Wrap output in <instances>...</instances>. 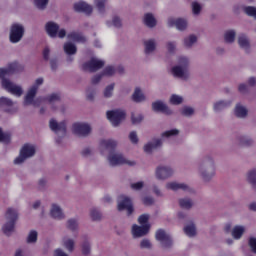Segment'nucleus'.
I'll return each instance as SVG.
<instances>
[{
  "label": "nucleus",
  "instance_id": "bf43d9fd",
  "mask_svg": "<svg viewBox=\"0 0 256 256\" xmlns=\"http://www.w3.org/2000/svg\"><path fill=\"white\" fill-rule=\"evenodd\" d=\"M244 13H246L248 17H253L254 19H256V7L254 6L244 7Z\"/></svg>",
  "mask_w": 256,
  "mask_h": 256
},
{
  "label": "nucleus",
  "instance_id": "3c124183",
  "mask_svg": "<svg viewBox=\"0 0 256 256\" xmlns=\"http://www.w3.org/2000/svg\"><path fill=\"white\" fill-rule=\"evenodd\" d=\"M0 143L9 145L11 143V134L9 132H3V128H0Z\"/></svg>",
  "mask_w": 256,
  "mask_h": 256
},
{
  "label": "nucleus",
  "instance_id": "9d476101",
  "mask_svg": "<svg viewBox=\"0 0 256 256\" xmlns=\"http://www.w3.org/2000/svg\"><path fill=\"white\" fill-rule=\"evenodd\" d=\"M91 131H93V128L89 123L76 122L72 125V132L74 135H77V137H89Z\"/></svg>",
  "mask_w": 256,
  "mask_h": 256
},
{
  "label": "nucleus",
  "instance_id": "e433bc0d",
  "mask_svg": "<svg viewBox=\"0 0 256 256\" xmlns=\"http://www.w3.org/2000/svg\"><path fill=\"white\" fill-rule=\"evenodd\" d=\"M62 245L69 253L75 251V240L73 238L64 237L62 239Z\"/></svg>",
  "mask_w": 256,
  "mask_h": 256
},
{
  "label": "nucleus",
  "instance_id": "680f3d73",
  "mask_svg": "<svg viewBox=\"0 0 256 256\" xmlns=\"http://www.w3.org/2000/svg\"><path fill=\"white\" fill-rule=\"evenodd\" d=\"M170 103H171V105H181V103H183V97H181L177 94H173L170 97Z\"/></svg>",
  "mask_w": 256,
  "mask_h": 256
},
{
  "label": "nucleus",
  "instance_id": "79ce46f5",
  "mask_svg": "<svg viewBox=\"0 0 256 256\" xmlns=\"http://www.w3.org/2000/svg\"><path fill=\"white\" fill-rule=\"evenodd\" d=\"M90 219L95 222L102 221L103 213L98 208H91L90 209Z\"/></svg>",
  "mask_w": 256,
  "mask_h": 256
},
{
  "label": "nucleus",
  "instance_id": "39448f33",
  "mask_svg": "<svg viewBox=\"0 0 256 256\" xmlns=\"http://www.w3.org/2000/svg\"><path fill=\"white\" fill-rule=\"evenodd\" d=\"M35 153H37V147L33 144L26 143L20 149L19 156L14 160V165H21L27 161V159H31V157H35Z\"/></svg>",
  "mask_w": 256,
  "mask_h": 256
},
{
  "label": "nucleus",
  "instance_id": "4be33fe9",
  "mask_svg": "<svg viewBox=\"0 0 256 256\" xmlns=\"http://www.w3.org/2000/svg\"><path fill=\"white\" fill-rule=\"evenodd\" d=\"M64 52L69 57L67 58V61L71 63L73 61L72 55H77V45H75L73 42H66L63 46Z\"/></svg>",
  "mask_w": 256,
  "mask_h": 256
},
{
  "label": "nucleus",
  "instance_id": "bb28decb",
  "mask_svg": "<svg viewBox=\"0 0 256 256\" xmlns=\"http://www.w3.org/2000/svg\"><path fill=\"white\" fill-rule=\"evenodd\" d=\"M156 49H157V41L155 39H149L144 41L145 55H153Z\"/></svg>",
  "mask_w": 256,
  "mask_h": 256
},
{
  "label": "nucleus",
  "instance_id": "5701e85b",
  "mask_svg": "<svg viewBox=\"0 0 256 256\" xmlns=\"http://www.w3.org/2000/svg\"><path fill=\"white\" fill-rule=\"evenodd\" d=\"M74 10L77 13H85L86 15H91L93 13V6L87 4L86 2H78L74 4Z\"/></svg>",
  "mask_w": 256,
  "mask_h": 256
},
{
  "label": "nucleus",
  "instance_id": "f8f14e48",
  "mask_svg": "<svg viewBox=\"0 0 256 256\" xmlns=\"http://www.w3.org/2000/svg\"><path fill=\"white\" fill-rule=\"evenodd\" d=\"M103 67H105V61L97 57H92L82 65L83 71H88V73H97V71L103 69Z\"/></svg>",
  "mask_w": 256,
  "mask_h": 256
},
{
  "label": "nucleus",
  "instance_id": "338daca9",
  "mask_svg": "<svg viewBox=\"0 0 256 256\" xmlns=\"http://www.w3.org/2000/svg\"><path fill=\"white\" fill-rule=\"evenodd\" d=\"M143 187H145V182L143 181L130 184V188L133 189V191H141Z\"/></svg>",
  "mask_w": 256,
  "mask_h": 256
},
{
  "label": "nucleus",
  "instance_id": "aec40b11",
  "mask_svg": "<svg viewBox=\"0 0 256 256\" xmlns=\"http://www.w3.org/2000/svg\"><path fill=\"white\" fill-rule=\"evenodd\" d=\"M152 111L155 113H164V115H171L173 113V110L169 109V106L161 100L152 103Z\"/></svg>",
  "mask_w": 256,
  "mask_h": 256
},
{
  "label": "nucleus",
  "instance_id": "393cba45",
  "mask_svg": "<svg viewBox=\"0 0 256 256\" xmlns=\"http://www.w3.org/2000/svg\"><path fill=\"white\" fill-rule=\"evenodd\" d=\"M162 146H163V140L154 139L144 145V151L145 153H153L155 149H159V147H162Z\"/></svg>",
  "mask_w": 256,
  "mask_h": 256
},
{
  "label": "nucleus",
  "instance_id": "4468645a",
  "mask_svg": "<svg viewBox=\"0 0 256 256\" xmlns=\"http://www.w3.org/2000/svg\"><path fill=\"white\" fill-rule=\"evenodd\" d=\"M2 87L5 91L11 93V95H14L15 97H21V95H23V87L15 84L9 79H4L2 81Z\"/></svg>",
  "mask_w": 256,
  "mask_h": 256
},
{
  "label": "nucleus",
  "instance_id": "a18cd8bd",
  "mask_svg": "<svg viewBox=\"0 0 256 256\" xmlns=\"http://www.w3.org/2000/svg\"><path fill=\"white\" fill-rule=\"evenodd\" d=\"M235 37H237V32L235 30H227L224 33V41L225 43H235Z\"/></svg>",
  "mask_w": 256,
  "mask_h": 256
},
{
  "label": "nucleus",
  "instance_id": "c756f323",
  "mask_svg": "<svg viewBox=\"0 0 256 256\" xmlns=\"http://www.w3.org/2000/svg\"><path fill=\"white\" fill-rule=\"evenodd\" d=\"M238 45L244 51H249L251 49V42L249 41V37L245 34H240L238 36Z\"/></svg>",
  "mask_w": 256,
  "mask_h": 256
},
{
  "label": "nucleus",
  "instance_id": "052dcab7",
  "mask_svg": "<svg viewBox=\"0 0 256 256\" xmlns=\"http://www.w3.org/2000/svg\"><path fill=\"white\" fill-rule=\"evenodd\" d=\"M95 95H97V90L94 88H88L86 91V99L88 101H95Z\"/></svg>",
  "mask_w": 256,
  "mask_h": 256
},
{
  "label": "nucleus",
  "instance_id": "dca6fc26",
  "mask_svg": "<svg viewBox=\"0 0 256 256\" xmlns=\"http://www.w3.org/2000/svg\"><path fill=\"white\" fill-rule=\"evenodd\" d=\"M49 127L58 137H65L67 135V124L65 121L57 122L55 119L49 121Z\"/></svg>",
  "mask_w": 256,
  "mask_h": 256
},
{
  "label": "nucleus",
  "instance_id": "72a5a7b5",
  "mask_svg": "<svg viewBox=\"0 0 256 256\" xmlns=\"http://www.w3.org/2000/svg\"><path fill=\"white\" fill-rule=\"evenodd\" d=\"M66 229L72 233H77L79 231V219L70 218L66 221Z\"/></svg>",
  "mask_w": 256,
  "mask_h": 256
},
{
  "label": "nucleus",
  "instance_id": "4c0bfd02",
  "mask_svg": "<svg viewBox=\"0 0 256 256\" xmlns=\"http://www.w3.org/2000/svg\"><path fill=\"white\" fill-rule=\"evenodd\" d=\"M132 100L134 103H143V101H147V97H145L141 88H135L134 93L132 94Z\"/></svg>",
  "mask_w": 256,
  "mask_h": 256
},
{
  "label": "nucleus",
  "instance_id": "423d86ee",
  "mask_svg": "<svg viewBox=\"0 0 256 256\" xmlns=\"http://www.w3.org/2000/svg\"><path fill=\"white\" fill-rule=\"evenodd\" d=\"M108 162L111 167H118L119 165H128L129 167H135L137 162L128 160L121 152H111L108 155Z\"/></svg>",
  "mask_w": 256,
  "mask_h": 256
},
{
  "label": "nucleus",
  "instance_id": "603ef678",
  "mask_svg": "<svg viewBox=\"0 0 256 256\" xmlns=\"http://www.w3.org/2000/svg\"><path fill=\"white\" fill-rule=\"evenodd\" d=\"M38 237H39V233L36 230H31L28 233V236L26 238V243L35 244V243H37Z\"/></svg>",
  "mask_w": 256,
  "mask_h": 256
},
{
  "label": "nucleus",
  "instance_id": "6ab92c4d",
  "mask_svg": "<svg viewBox=\"0 0 256 256\" xmlns=\"http://www.w3.org/2000/svg\"><path fill=\"white\" fill-rule=\"evenodd\" d=\"M168 27H176L178 31H185L189 25L186 19L170 17L167 20Z\"/></svg>",
  "mask_w": 256,
  "mask_h": 256
},
{
  "label": "nucleus",
  "instance_id": "c9c22d12",
  "mask_svg": "<svg viewBox=\"0 0 256 256\" xmlns=\"http://www.w3.org/2000/svg\"><path fill=\"white\" fill-rule=\"evenodd\" d=\"M197 36L195 34H191L183 39V46L185 49H192V47L197 44Z\"/></svg>",
  "mask_w": 256,
  "mask_h": 256
},
{
  "label": "nucleus",
  "instance_id": "6e6552de",
  "mask_svg": "<svg viewBox=\"0 0 256 256\" xmlns=\"http://www.w3.org/2000/svg\"><path fill=\"white\" fill-rule=\"evenodd\" d=\"M45 29L46 33L49 37H52V39H55V37L65 39V37H67V30H65V28H60L59 24L53 21L46 23Z\"/></svg>",
  "mask_w": 256,
  "mask_h": 256
},
{
  "label": "nucleus",
  "instance_id": "5fc2aeb1",
  "mask_svg": "<svg viewBox=\"0 0 256 256\" xmlns=\"http://www.w3.org/2000/svg\"><path fill=\"white\" fill-rule=\"evenodd\" d=\"M180 113L183 117H193V115H195V108L190 106H184L180 110Z\"/></svg>",
  "mask_w": 256,
  "mask_h": 256
},
{
  "label": "nucleus",
  "instance_id": "69168bd1",
  "mask_svg": "<svg viewBox=\"0 0 256 256\" xmlns=\"http://www.w3.org/2000/svg\"><path fill=\"white\" fill-rule=\"evenodd\" d=\"M11 73V68H0V79H1V84L3 85V80L7 79V75Z\"/></svg>",
  "mask_w": 256,
  "mask_h": 256
},
{
  "label": "nucleus",
  "instance_id": "c03bdc74",
  "mask_svg": "<svg viewBox=\"0 0 256 256\" xmlns=\"http://www.w3.org/2000/svg\"><path fill=\"white\" fill-rule=\"evenodd\" d=\"M184 233L188 237H195V235H197V228L195 227V224L191 222L190 224L186 225L184 227Z\"/></svg>",
  "mask_w": 256,
  "mask_h": 256
},
{
  "label": "nucleus",
  "instance_id": "7c9ffc66",
  "mask_svg": "<svg viewBox=\"0 0 256 256\" xmlns=\"http://www.w3.org/2000/svg\"><path fill=\"white\" fill-rule=\"evenodd\" d=\"M67 38L70 39V41H74L75 43H87V37H85L80 32H70L67 35Z\"/></svg>",
  "mask_w": 256,
  "mask_h": 256
},
{
  "label": "nucleus",
  "instance_id": "8fccbe9b",
  "mask_svg": "<svg viewBox=\"0 0 256 256\" xmlns=\"http://www.w3.org/2000/svg\"><path fill=\"white\" fill-rule=\"evenodd\" d=\"M191 8L195 17H199V15H201V11H203V6L197 1H193L191 3Z\"/></svg>",
  "mask_w": 256,
  "mask_h": 256
},
{
  "label": "nucleus",
  "instance_id": "9b49d317",
  "mask_svg": "<svg viewBox=\"0 0 256 256\" xmlns=\"http://www.w3.org/2000/svg\"><path fill=\"white\" fill-rule=\"evenodd\" d=\"M106 115H107V119L110 120L113 127H119L122 121H125V118L127 117V113L125 112V110H121V109L108 111Z\"/></svg>",
  "mask_w": 256,
  "mask_h": 256
},
{
  "label": "nucleus",
  "instance_id": "6e6d98bb",
  "mask_svg": "<svg viewBox=\"0 0 256 256\" xmlns=\"http://www.w3.org/2000/svg\"><path fill=\"white\" fill-rule=\"evenodd\" d=\"M139 247L142 250L146 249L150 251V249H153V243L151 242V240H149V238H143L139 243Z\"/></svg>",
  "mask_w": 256,
  "mask_h": 256
},
{
  "label": "nucleus",
  "instance_id": "2f4dec72",
  "mask_svg": "<svg viewBox=\"0 0 256 256\" xmlns=\"http://www.w3.org/2000/svg\"><path fill=\"white\" fill-rule=\"evenodd\" d=\"M234 113L239 119H245L249 114V110H247V107L243 106V104L238 103L235 106Z\"/></svg>",
  "mask_w": 256,
  "mask_h": 256
},
{
  "label": "nucleus",
  "instance_id": "f3484780",
  "mask_svg": "<svg viewBox=\"0 0 256 256\" xmlns=\"http://www.w3.org/2000/svg\"><path fill=\"white\" fill-rule=\"evenodd\" d=\"M149 231H151V224H145L143 226L134 224L131 228V235L133 239H141V237L149 235Z\"/></svg>",
  "mask_w": 256,
  "mask_h": 256
},
{
  "label": "nucleus",
  "instance_id": "c85d7f7f",
  "mask_svg": "<svg viewBox=\"0 0 256 256\" xmlns=\"http://www.w3.org/2000/svg\"><path fill=\"white\" fill-rule=\"evenodd\" d=\"M143 23L149 29H153V28L157 27V19L155 18L153 13L144 14Z\"/></svg>",
  "mask_w": 256,
  "mask_h": 256
},
{
  "label": "nucleus",
  "instance_id": "f03ea898",
  "mask_svg": "<svg viewBox=\"0 0 256 256\" xmlns=\"http://www.w3.org/2000/svg\"><path fill=\"white\" fill-rule=\"evenodd\" d=\"M217 173L215 158L209 154L204 155L198 162L197 174L204 183H211Z\"/></svg>",
  "mask_w": 256,
  "mask_h": 256
},
{
  "label": "nucleus",
  "instance_id": "2eb2a0df",
  "mask_svg": "<svg viewBox=\"0 0 256 256\" xmlns=\"http://www.w3.org/2000/svg\"><path fill=\"white\" fill-rule=\"evenodd\" d=\"M49 127L58 137H65L67 135V124L65 121L57 122L55 119L49 121Z\"/></svg>",
  "mask_w": 256,
  "mask_h": 256
},
{
  "label": "nucleus",
  "instance_id": "7ed1b4c3",
  "mask_svg": "<svg viewBox=\"0 0 256 256\" xmlns=\"http://www.w3.org/2000/svg\"><path fill=\"white\" fill-rule=\"evenodd\" d=\"M191 58L188 56H178L176 63L171 67L170 73L174 79L189 81L191 79Z\"/></svg>",
  "mask_w": 256,
  "mask_h": 256
},
{
  "label": "nucleus",
  "instance_id": "58836bf2",
  "mask_svg": "<svg viewBox=\"0 0 256 256\" xmlns=\"http://www.w3.org/2000/svg\"><path fill=\"white\" fill-rule=\"evenodd\" d=\"M245 234V226L236 225L232 228L231 235L233 239L239 240Z\"/></svg>",
  "mask_w": 256,
  "mask_h": 256
},
{
  "label": "nucleus",
  "instance_id": "ea45409f",
  "mask_svg": "<svg viewBox=\"0 0 256 256\" xmlns=\"http://www.w3.org/2000/svg\"><path fill=\"white\" fill-rule=\"evenodd\" d=\"M13 105H15V102H13V100L7 97L0 98V109L9 112L11 111V107H13Z\"/></svg>",
  "mask_w": 256,
  "mask_h": 256
},
{
  "label": "nucleus",
  "instance_id": "0eeeda50",
  "mask_svg": "<svg viewBox=\"0 0 256 256\" xmlns=\"http://www.w3.org/2000/svg\"><path fill=\"white\" fill-rule=\"evenodd\" d=\"M25 37V25L21 23H13L10 26L9 30V41L10 43L17 44L23 41Z\"/></svg>",
  "mask_w": 256,
  "mask_h": 256
},
{
  "label": "nucleus",
  "instance_id": "09e8293b",
  "mask_svg": "<svg viewBox=\"0 0 256 256\" xmlns=\"http://www.w3.org/2000/svg\"><path fill=\"white\" fill-rule=\"evenodd\" d=\"M113 91H115V83L109 84L103 90V98L111 99L113 97Z\"/></svg>",
  "mask_w": 256,
  "mask_h": 256
},
{
  "label": "nucleus",
  "instance_id": "864d4df0",
  "mask_svg": "<svg viewBox=\"0 0 256 256\" xmlns=\"http://www.w3.org/2000/svg\"><path fill=\"white\" fill-rule=\"evenodd\" d=\"M108 27H115L116 29H121L123 27V22L119 16H114L111 22H107Z\"/></svg>",
  "mask_w": 256,
  "mask_h": 256
},
{
  "label": "nucleus",
  "instance_id": "412c9836",
  "mask_svg": "<svg viewBox=\"0 0 256 256\" xmlns=\"http://www.w3.org/2000/svg\"><path fill=\"white\" fill-rule=\"evenodd\" d=\"M80 249L83 256L91 255V237L89 235L81 237Z\"/></svg>",
  "mask_w": 256,
  "mask_h": 256
},
{
  "label": "nucleus",
  "instance_id": "473e14b6",
  "mask_svg": "<svg viewBox=\"0 0 256 256\" xmlns=\"http://www.w3.org/2000/svg\"><path fill=\"white\" fill-rule=\"evenodd\" d=\"M227 107H231V100H218L213 104V109L216 113L227 109Z\"/></svg>",
  "mask_w": 256,
  "mask_h": 256
},
{
  "label": "nucleus",
  "instance_id": "20e7f679",
  "mask_svg": "<svg viewBox=\"0 0 256 256\" xmlns=\"http://www.w3.org/2000/svg\"><path fill=\"white\" fill-rule=\"evenodd\" d=\"M5 223L2 226V232L6 237H11L15 233V225L19 221V210L8 207L4 213Z\"/></svg>",
  "mask_w": 256,
  "mask_h": 256
},
{
  "label": "nucleus",
  "instance_id": "de8ad7c7",
  "mask_svg": "<svg viewBox=\"0 0 256 256\" xmlns=\"http://www.w3.org/2000/svg\"><path fill=\"white\" fill-rule=\"evenodd\" d=\"M107 1L108 0H94V6L101 15L106 11L105 5H107Z\"/></svg>",
  "mask_w": 256,
  "mask_h": 256
},
{
  "label": "nucleus",
  "instance_id": "ddd939ff",
  "mask_svg": "<svg viewBox=\"0 0 256 256\" xmlns=\"http://www.w3.org/2000/svg\"><path fill=\"white\" fill-rule=\"evenodd\" d=\"M117 209L118 211H127L128 217L133 215V211H135L133 208V201L129 196L125 195H120L118 197Z\"/></svg>",
  "mask_w": 256,
  "mask_h": 256
},
{
  "label": "nucleus",
  "instance_id": "a211bd4d",
  "mask_svg": "<svg viewBox=\"0 0 256 256\" xmlns=\"http://www.w3.org/2000/svg\"><path fill=\"white\" fill-rule=\"evenodd\" d=\"M156 240L161 243V246L164 249H169L173 247V240L171 239V235H169L165 230L159 229L155 234Z\"/></svg>",
  "mask_w": 256,
  "mask_h": 256
},
{
  "label": "nucleus",
  "instance_id": "37998d69",
  "mask_svg": "<svg viewBox=\"0 0 256 256\" xmlns=\"http://www.w3.org/2000/svg\"><path fill=\"white\" fill-rule=\"evenodd\" d=\"M247 182L256 189V169L249 170L246 175Z\"/></svg>",
  "mask_w": 256,
  "mask_h": 256
},
{
  "label": "nucleus",
  "instance_id": "4d7b16f0",
  "mask_svg": "<svg viewBox=\"0 0 256 256\" xmlns=\"http://www.w3.org/2000/svg\"><path fill=\"white\" fill-rule=\"evenodd\" d=\"M34 5L40 11H45V9H47V6L49 5V0H34Z\"/></svg>",
  "mask_w": 256,
  "mask_h": 256
},
{
  "label": "nucleus",
  "instance_id": "49530a36",
  "mask_svg": "<svg viewBox=\"0 0 256 256\" xmlns=\"http://www.w3.org/2000/svg\"><path fill=\"white\" fill-rule=\"evenodd\" d=\"M179 133H181V131L177 128H174V129H171V130L164 131L161 134V137H162V139H171V137L179 136Z\"/></svg>",
  "mask_w": 256,
  "mask_h": 256
},
{
  "label": "nucleus",
  "instance_id": "a878e982",
  "mask_svg": "<svg viewBox=\"0 0 256 256\" xmlns=\"http://www.w3.org/2000/svg\"><path fill=\"white\" fill-rule=\"evenodd\" d=\"M166 189H169L170 191H179L180 189L182 191H191L189 185L179 182H168L166 184Z\"/></svg>",
  "mask_w": 256,
  "mask_h": 256
},
{
  "label": "nucleus",
  "instance_id": "b1692460",
  "mask_svg": "<svg viewBox=\"0 0 256 256\" xmlns=\"http://www.w3.org/2000/svg\"><path fill=\"white\" fill-rule=\"evenodd\" d=\"M50 215L53 219H56L57 221L65 219V213H63V209H61V206L57 204H52L50 209Z\"/></svg>",
  "mask_w": 256,
  "mask_h": 256
},
{
  "label": "nucleus",
  "instance_id": "f704fd0d",
  "mask_svg": "<svg viewBox=\"0 0 256 256\" xmlns=\"http://www.w3.org/2000/svg\"><path fill=\"white\" fill-rule=\"evenodd\" d=\"M238 145H241V147H251L254 143L255 140L251 138V136H238L237 137Z\"/></svg>",
  "mask_w": 256,
  "mask_h": 256
},
{
  "label": "nucleus",
  "instance_id": "0e129e2a",
  "mask_svg": "<svg viewBox=\"0 0 256 256\" xmlns=\"http://www.w3.org/2000/svg\"><path fill=\"white\" fill-rule=\"evenodd\" d=\"M131 121L133 125H139L143 121V115L132 113Z\"/></svg>",
  "mask_w": 256,
  "mask_h": 256
},
{
  "label": "nucleus",
  "instance_id": "a19ab883",
  "mask_svg": "<svg viewBox=\"0 0 256 256\" xmlns=\"http://www.w3.org/2000/svg\"><path fill=\"white\" fill-rule=\"evenodd\" d=\"M179 207L181 209H186V211H189L190 209H193V200L191 198H180L178 200Z\"/></svg>",
  "mask_w": 256,
  "mask_h": 256
},
{
  "label": "nucleus",
  "instance_id": "774afa93",
  "mask_svg": "<svg viewBox=\"0 0 256 256\" xmlns=\"http://www.w3.org/2000/svg\"><path fill=\"white\" fill-rule=\"evenodd\" d=\"M128 137L133 145H137V143H139V136H137V132H130Z\"/></svg>",
  "mask_w": 256,
  "mask_h": 256
},
{
  "label": "nucleus",
  "instance_id": "1a4fd4ad",
  "mask_svg": "<svg viewBox=\"0 0 256 256\" xmlns=\"http://www.w3.org/2000/svg\"><path fill=\"white\" fill-rule=\"evenodd\" d=\"M174 173L175 170H173L171 166L159 165L155 169L154 176L157 181H167V179H171Z\"/></svg>",
  "mask_w": 256,
  "mask_h": 256
},
{
  "label": "nucleus",
  "instance_id": "13d9d810",
  "mask_svg": "<svg viewBox=\"0 0 256 256\" xmlns=\"http://www.w3.org/2000/svg\"><path fill=\"white\" fill-rule=\"evenodd\" d=\"M116 73V69L113 66H107L103 71H102V75L104 77H113V75H115Z\"/></svg>",
  "mask_w": 256,
  "mask_h": 256
},
{
  "label": "nucleus",
  "instance_id": "f257e3e1",
  "mask_svg": "<svg viewBox=\"0 0 256 256\" xmlns=\"http://www.w3.org/2000/svg\"><path fill=\"white\" fill-rule=\"evenodd\" d=\"M43 78H37L32 86H30L24 96V105H33V107H39L43 101H47L49 105H51V109L53 111H57L56 103H61V94L52 93L46 97H37V93H39V86L44 83Z\"/></svg>",
  "mask_w": 256,
  "mask_h": 256
},
{
  "label": "nucleus",
  "instance_id": "e2e57ef3",
  "mask_svg": "<svg viewBox=\"0 0 256 256\" xmlns=\"http://www.w3.org/2000/svg\"><path fill=\"white\" fill-rule=\"evenodd\" d=\"M149 214H142L138 217V223L143 226V225H149V219H150Z\"/></svg>",
  "mask_w": 256,
  "mask_h": 256
},
{
  "label": "nucleus",
  "instance_id": "cd10ccee",
  "mask_svg": "<svg viewBox=\"0 0 256 256\" xmlns=\"http://www.w3.org/2000/svg\"><path fill=\"white\" fill-rule=\"evenodd\" d=\"M117 147V141L108 139V140H101L100 142V151L101 153H105V151H112Z\"/></svg>",
  "mask_w": 256,
  "mask_h": 256
}]
</instances>
